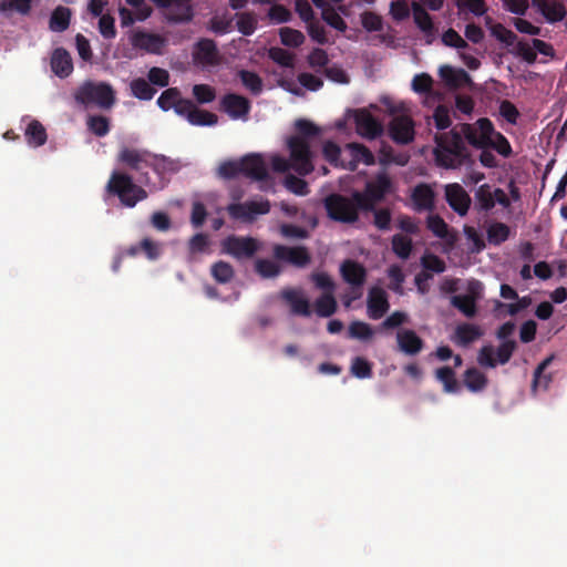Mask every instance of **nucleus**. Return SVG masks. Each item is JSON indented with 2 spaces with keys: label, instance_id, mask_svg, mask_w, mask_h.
<instances>
[{
  "label": "nucleus",
  "instance_id": "obj_1",
  "mask_svg": "<svg viewBox=\"0 0 567 567\" xmlns=\"http://www.w3.org/2000/svg\"><path fill=\"white\" fill-rule=\"evenodd\" d=\"M434 141L433 154L439 167L456 169L463 165H472L474 163L461 133L455 128L450 132L435 134Z\"/></svg>",
  "mask_w": 567,
  "mask_h": 567
},
{
  "label": "nucleus",
  "instance_id": "obj_2",
  "mask_svg": "<svg viewBox=\"0 0 567 567\" xmlns=\"http://www.w3.org/2000/svg\"><path fill=\"white\" fill-rule=\"evenodd\" d=\"M290 159L275 155L271 157V167L277 173H286L290 168L301 176L313 171L312 152L310 145L300 136H290L287 141Z\"/></svg>",
  "mask_w": 567,
  "mask_h": 567
},
{
  "label": "nucleus",
  "instance_id": "obj_3",
  "mask_svg": "<svg viewBox=\"0 0 567 567\" xmlns=\"http://www.w3.org/2000/svg\"><path fill=\"white\" fill-rule=\"evenodd\" d=\"M394 192L393 179L385 171H382L365 183L363 190H354V198L362 210H375V206Z\"/></svg>",
  "mask_w": 567,
  "mask_h": 567
},
{
  "label": "nucleus",
  "instance_id": "obj_4",
  "mask_svg": "<svg viewBox=\"0 0 567 567\" xmlns=\"http://www.w3.org/2000/svg\"><path fill=\"white\" fill-rule=\"evenodd\" d=\"M323 206L327 216L337 223L354 224L359 220V215L362 213V207L354 198V192L350 196L339 193H332L324 197Z\"/></svg>",
  "mask_w": 567,
  "mask_h": 567
},
{
  "label": "nucleus",
  "instance_id": "obj_5",
  "mask_svg": "<svg viewBox=\"0 0 567 567\" xmlns=\"http://www.w3.org/2000/svg\"><path fill=\"white\" fill-rule=\"evenodd\" d=\"M106 192L110 195L117 196L121 204L130 208L147 198L146 190L136 185L132 176L122 172L111 174L106 184Z\"/></svg>",
  "mask_w": 567,
  "mask_h": 567
},
{
  "label": "nucleus",
  "instance_id": "obj_6",
  "mask_svg": "<svg viewBox=\"0 0 567 567\" xmlns=\"http://www.w3.org/2000/svg\"><path fill=\"white\" fill-rule=\"evenodd\" d=\"M74 99L84 106L96 105L107 110L115 103V91L106 82L85 81L76 90Z\"/></svg>",
  "mask_w": 567,
  "mask_h": 567
},
{
  "label": "nucleus",
  "instance_id": "obj_7",
  "mask_svg": "<svg viewBox=\"0 0 567 567\" xmlns=\"http://www.w3.org/2000/svg\"><path fill=\"white\" fill-rule=\"evenodd\" d=\"M457 132L470 145L477 150H484L488 148L489 135L494 133V125L489 118L481 117L474 124H460Z\"/></svg>",
  "mask_w": 567,
  "mask_h": 567
},
{
  "label": "nucleus",
  "instance_id": "obj_8",
  "mask_svg": "<svg viewBox=\"0 0 567 567\" xmlns=\"http://www.w3.org/2000/svg\"><path fill=\"white\" fill-rule=\"evenodd\" d=\"M151 152L132 147H122L117 154V161L130 171L138 174V181L146 185L148 178V159Z\"/></svg>",
  "mask_w": 567,
  "mask_h": 567
},
{
  "label": "nucleus",
  "instance_id": "obj_9",
  "mask_svg": "<svg viewBox=\"0 0 567 567\" xmlns=\"http://www.w3.org/2000/svg\"><path fill=\"white\" fill-rule=\"evenodd\" d=\"M484 285L477 279H470L466 284L465 295H455L451 298V305L467 318L477 313V301L483 297Z\"/></svg>",
  "mask_w": 567,
  "mask_h": 567
},
{
  "label": "nucleus",
  "instance_id": "obj_10",
  "mask_svg": "<svg viewBox=\"0 0 567 567\" xmlns=\"http://www.w3.org/2000/svg\"><path fill=\"white\" fill-rule=\"evenodd\" d=\"M223 252L238 259H250L260 249L257 239L249 236L229 235L221 241Z\"/></svg>",
  "mask_w": 567,
  "mask_h": 567
},
{
  "label": "nucleus",
  "instance_id": "obj_11",
  "mask_svg": "<svg viewBox=\"0 0 567 567\" xmlns=\"http://www.w3.org/2000/svg\"><path fill=\"white\" fill-rule=\"evenodd\" d=\"M517 342L515 340H505L501 342L496 350V358H494V348L492 346H484L480 349L477 354V362L484 368H495L498 363L506 364L515 350Z\"/></svg>",
  "mask_w": 567,
  "mask_h": 567
},
{
  "label": "nucleus",
  "instance_id": "obj_12",
  "mask_svg": "<svg viewBox=\"0 0 567 567\" xmlns=\"http://www.w3.org/2000/svg\"><path fill=\"white\" fill-rule=\"evenodd\" d=\"M227 212L233 219L251 223L257 215H266L270 212V202L261 199L233 203L227 206Z\"/></svg>",
  "mask_w": 567,
  "mask_h": 567
},
{
  "label": "nucleus",
  "instance_id": "obj_13",
  "mask_svg": "<svg viewBox=\"0 0 567 567\" xmlns=\"http://www.w3.org/2000/svg\"><path fill=\"white\" fill-rule=\"evenodd\" d=\"M219 110L231 120H247L251 110L250 101L236 93L225 94L219 102Z\"/></svg>",
  "mask_w": 567,
  "mask_h": 567
},
{
  "label": "nucleus",
  "instance_id": "obj_14",
  "mask_svg": "<svg viewBox=\"0 0 567 567\" xmlns=\"http://www.w3.org/2000/svg\"><path fill=\"white\" fill-rule=\"evenodd\" d=\"M389 135L396 144L406 145L415 136L414 122L409 115H396L389 123Z\"/></svg>",
  "mask_w": 567,
  "mask_h": 567
},
{
  "label": "nucleus",
  "instance_id": "obj_15",
  "mask_svg": "<svg viewBox=\"0 0 567 567\" xmlns=\"http://www.w3.org/2000/svg\"><path fill=\"white\" fill-rule=\"evenodd\" d=\"M445 199L450 207L460 216H465L471 207L472 199L467 192L457 183L444 187Z\"/></svg>",
  "mask_w": 567,
  "mask_h": 567
},
{
  "label": "nucleus",
  "instance_id": "obj_16",
  "mask_svg": "<svg viewBox=\"0 0 567 567\" xmlns=\"http://www.w3.org/2000/svg\"><path fill=\"white\" fill-rule=\"evenodd\" d=\"M241 175L258 182L269 179L266 162L260 154H248L240 158Z\"/></svg>",
  "mask_w": 567,
  "mask_h": 567
},
{
  "label": "nucleus",
  "instance_id": "obj_17",
  "mask_svg": "<svg viewBox=\"0 0 567 567\" xmlns=\"http://www.w3.org/2000/svg\"><path fill=\"white\" fill-rule=\"evenodd\" d=\"M355 128L362 137L373 140L383 133L381 123L367 110H357L354 113Z\"/></svg>",
  "mask_w": 567,
  "mask_h": 567
},
{
  "label": "nucleus",
  "instance_id": "obj_18",
  "mask_svg": "<svg viewBox=\"0 0 567 567\" xmlns=\"http://www.w3.org/2000/svg\"><path fill=\"white\" fill-rule=\"evenodd\" d=\"M274 256L278 260L287 261L299 268L306 267L311 260L308 249L303 246L288 247L276 245L274 247Z\"/></svg>",
  "mask_w": 567,
  "mask_h": 567
},
{
  "label": "nucleus",
  "instance_id": "obj_19",
  "mask_svg": "<svg viewBox=\"0 0 567 567\" xmlns=\"http://www.w3.org/2000/svg\"><path fill=\"white\" fill-rule=\"evenodd\" d=\"M346 152L349 154V159H347V163L342 164V168L344 169L354 172L360 163L368 166L375 163L373 153L363 144L355 142L348 143Z\"/></svg>",
  "mask_w": 567,
  "mask_h": 567
},
{
  "label": "nucleus",
  "instance_id": "obj_20",
  "mask_svg": "<svg viewBox=\"0 0 567 567\" xmlns=\"http://www.w3.org/2000/svg\"><path fill=\"white\" fill-rule=\"evenodd\" d=\"M367 307L368 315L371 319H381L390 308L385 290L381 287H372L368 293Z\"/></svg>",
  "mask_w": 567,
  "mask_h": 567
},
{
  "label": "nucleus",
  "instance_id": "obj_21",
  "mask_svg": "<svg viewBox=\"0 0 567 567\" xmlns=\"http://www.w3.org/2000/svg\"><path fill=\"white\" fill-rule=\"evenodd\" d=\"M342 279L353 288H361L367 279V269L360 262L347 259L340 266Z\"/></svg>",
  "mask_w": 567,
  "mask_h": 567
},
{
  "label": "nucleus",
  "instance_id": "obj_22",
  "mask_svg": "<svg viewBox=\"0 0 567 567\" xmlns=\"http://www.w3.org/2000/svg\"><path fill=\"white\" fill-rule=\"evenodd\" d=\"M194 60L202 65H217L219 63V55L217 45L212 39H200L194 51Z\"/></svg>",
  "mask_w": 567,
  "mask_h": 567
},
{
  "label": "nucleus",
  "instance_id": "obj_23",
  "mask_svg": "<svg viewBox=\"0 0 567 567\" xmlns=\"http://www.w3.org/2000/svg\"><path fill=\"white\" fill-rule=\"evenodd\" d=\"M396 341L399 349L408 355H415L424 348V341L411 329L398 331Z\"/></svg>",
  "mask_w": 567,
  "mask_h": 567
},
{
  "label": "nucleus",
  "instance_id": "obj_24",
  "mask_svg": "<svg viewBox=\"0 0 567 567\" xmlns=\"http://www.w3.org/2000/svg\"><path fill=\"white\" fill-rule=\"evenodd\" d=\"M282 299L290 306L296 316L310 317L311 309L309 300L297 289H286L281 292Z\"/></svg>",
  "mask_w": 567,
  "mask_h": 567
},
{
  "label": "nucleus",
  "instance_id": "obj_25",
  "mask_svg": "<svg viewBox=\"0 0 567 567\" xmlns=\"http://www.w3.org/2000/svg\"><path fill=\"white\" fill-rule=\"evenodd\" d=\"M50 65L52 72L61 79L68 78L73 71L72 58L64 48H56L52 52Z\"/></svg>",
  "mask_w": 567,
  "mask_h": 567
},
{
  "label": "nucleus",
  "instance_id": "obj_26",
  "mask_svg": "<svg viewBox=\"0 0 567 567\" xmlns=\"http://www.w3.org/2000/svg\"><path fill=\"white\" fill-rule=\"evenodd\" d=\"M435 194L427 184H419L414 187L411 199L416 212L432 210L434 207Z\"/></svg>",
  "mask_w": 567,
  "mask_h": 567
},
{
  "label": "nucleus",
  "instance_id": "obj_27",
  "mask_svg": "<svg viewBox=\"0 0 567 567\" xmlns=\"http://www.w3.org/2000/svg\"><path fill=\"white\" fill-rule=\"evenodd\" d=\"M483 330L473 323H461L455 328L452 340L461 347H467L483 336Z\"/></svg>",
  "mask_w": 567,
  "mask_h": 567
},
{
  "label": "nucleus",
  "instance_id": "obj_28",
  "mask_svg": "<svg viewBox=\"0 0 567 567\" xmlns=\"http://www.w3.org/2000/svg\"><path fill=\"white\" fill-rule=\"evenodd\" d=\"M167 9L166 18L171 22H188L194 16L190 0H173Z\"/></svg>",
  "mask_w": 567,
  "mask_h": 567
},
{
  "label": "nucleus",
  "instance_id": "obj_29",
  "mask_svg": "<svg viewBox=\"0 0 567 567\" xmlns=\"http://www.w3.org/2000/svg\"><path fill=\"white\" fill-rule=\"evenodd\" d=\"M440 76L445 84L453 89H458L471 81L468 73L463 69H454L450 65L440 68Z\"/></svg>",
  "mask_w": 567,
  "mask_h": 567
},
{
  "label": "nucleus",
  "instance_id": "obj_30",
  "mask_svg": "<svg viewBox=\"0 0 567 567\" xmlns=\"http://www.w3.org/2000/svg\"><path fill=\"white\" fill-rule=\"evenodd\" d=\"M535 6L538 8L545 19L550 22H559L566 17V9L561 2L558 1H535Z\"/></svg>",
  "mask_w": 567,
  "mask_h": 567
},
{
  "label": "nucleus",
  "instance_id": "obj_31",
  "mask_svg": "<svg viewBox=\"0 0 567 567\" xmlns=\"http://www.w3.org/2000/svg\"><path fill=\"white\" fill-rule=\"evenodd\" d=\"M131 42L133 47L144 49L150 52H156L163 44V40L159 35L144 31L135 32Z\"/></svg>",
  "mask_w": 567,
  "mask_h": 567
},
{
  "label": "nucleus",
  "instance_id": "obj_32",
  "mask_svg": "<svg viewBox=\"0 0 567 567\" xmlns=\"http://www.w3.org/2000/svg\"><path fill=\"white\" fill-rule=\"evenodd\" d=\"M411 9L416 27L426 35H432L434 32V23L425 8L419 2H412Z\"/></svg>",
  "mask_w": 567,
  "mask_h": 567
},
{
  "label": "nucleus",
  "instance_id": "obj_33",
  "mask_svg": "<svg viewBox=\"0 0 567 567\" xmlns=\"http://www.w3.org/2000/svg\"><path fill=\"white\" fill-rule=\"evenodd\" d=\"M24 135L28 144L33 147L44 145L48 138L45 127L37 120L28 124Z\"/></svg>",
  "mask_w": 567,
  "mask_h": 567
},
{
  "label": "nucleus",
  "instance_id": "obj_34",
  "mask_svg": "<svg viewBox=\"0 0 567 567\" xmlns=\"http://www.w3.org/2000/svg\"><path fill=\"white\" fill-rule=\"evenodd\" d=\"M474 208L477 212H489L494 208V198L492 194V186L483 184L478 186L474 194Z\"/></svg>",
  "mask_w": 567,
  "mask_h": 567
},
{
  "label": "nucleus",
  "instance_id": "obj_35",
  "mask_svg": "<svg viewBox=\"0 0 567 567\" xmlns=\"http://www.w3.org/2000/svg\"><path fill=\"white\" fill-rule=\"evenodd\" d=\"M338 303L333 293L322 292L315 301V311L321 318H328L336 313Z\"/></svg>",
  "mask_w": 567,
  "mask_h": 567
},
{
  "label": "nucleus",
  "instance_id": "obj_36",
  "mask_svg": "<svg viewBox=\"0 0 567 567\" xmlns=\"http://www.w3.org/2000/svg\"><path fill=\"white\" fill-rule=\"evenodd\" d=\"M71 11L65 7H58L53 10L50 18V29L54 32H63L70 25Z\"/></svg>",
  "mask_w": 567,
  "mask_h": 567
},
{
  "label": "nucleus",
  "instance_id": "obj_37",
  "mask_svg": "<svg viewBox=\"0 0 567 567\" xmlns=\"http://www.w3.org/2000/svg\"><path fill=\"white\" fill-rule=\"evenodd\" d=\"M511 228L499 221H495L487 227L486 235L491 245L498 246L506 241L509 237Z\"/></svg>",
  "mask_w": 567,
  "mask_h": 567
},
{
  "label": "nucleus",
  "instance_id": "obj_38",
  "mask_svg": "<svg viewBox=\"0 0 567 567\" xmlns=\"http://www.w3.org/2000/svg\"><path fill=\"white\" fill-rule=\"evenodd\" d=\"M464 384L472 392H480L485 389L487 378L476 368H470L464 373Z\"/></svg>",
  "mask_w": 567,
  "mask_h": 567
},
{
  "label": "nucleus",
  "instance_id": "obj_39",
  "mask_svg": "<svg viewBox=\"0 0 567 567\" xmlns=\"http://www.w3.org/2000/svg\"><path fill=\"white\" fill-rule=\"evenodd\" d=\"M435 377L443 384L445 392L455 393L460 390L455 372L451 367H442L436 369Z\"/></svg>",
  "mask_w": 567,
  "mask_h": 567
},
{
  "label": "nucleus",
  "instance_id": "obj_40",
  "mask_svg": "<svg viewBox=\"0 0 567 567\" xmlns=\"http://www.w3.org/2000/svg\"><path fill=\"white\" fill-rule=\"evenodd\" d=\"M131 91L136 99L143 101H150L156 94V89L143 78L134 79L131 82Z\"/></svg>",
  "mask_w": 567,
  "mask_h": 567
},
{
  "label": "nucleus",
  "instance_id": "obj_41",
  "mask_svg": "<svg viewBox=\"0 0 567 567\" xmlns=\"http://www.w3.org/2000/svg\"><path fill=\"white\" fill-rule=\"evenodd\" d=\"M391 244H392V250L393 252L401 259H408L412 252V248H413V243H412V239L404 236V235H401V234H395L393 237H392V240H391Z\"/></svg>",
  "mask_w": 567,
  "mask_h": 567
},
{
  "label": "nucleus",
  "instance_id": "obj_42",
  "mask_svg": "<svg viewBox=\"0 0 567 567\" xmlns=\"http://www.w3.org/2000/svg\"><path fill=\"white\" fill-rule=\"evenodd\" d=\"M192 125L196 126H213L217 124L218 116L206 110H200L197 106L194 107L187 120Z\"/></svg>",
  "mask_w": 567,
  "mask_h": 567
},
{
  "label": "nucleus",
  "instance_id": "obj_43",
  "mask_svg": "<svg viewBox=\"0 0 567 567\" xmlns=\"http://www.w3.org/2000/svg\"><path fill=\"white\" fill-rule=\"evenodd\" d=\"M210 274L218 284H228L234 278L235 271L230 264L219 260L212 266Z\"/></svg>",
  "mask_w": 567,
  "mask_h": 567
},
{
  "label": "nucleus",
  "instance_id": "obj_44",
  "mask_svg": "<svg viewBox=\"0 0 567 567\" xmlns=\"http://www.w3.org/2000/svg\"><path fill=\"white\" fill-rule=\"evenodd\" d=\"M238 76L243 83V85L250 91L251 94L258 95L262 91V80L261 78L251 71L240 70L238 72Z\"/></svg>",
  "mask_w": 567,
  "mask_h": 567
},
{
  "label": "nucleus",
  "instance_id": "obj_45",
  "mask_svg": "<svg viewBox=\"0 0 567 567\" xmlns=\"http://www.w3.org/2000/svg\"><path fill=\"white\" fill-rule=\"evenodd\" d=\"M322 154H323L324 159L327 162H329L331 165H333L334 167L342 168V164L347 163V158H343L341 156L340 146L332 141H327L323 144Z\"/></svg>",
  "mask_w": 567,
  "mask_h": 567
},
{
  "label": "nucleus",
  "instance_id": "obj_46",
  "mask_svg": "<svg viewBox=\"0 0 567 567\" xmlns=\"http://www.w3.org/2000/svg\"><path fill=\"white\" fill-rule=\"evenodd\" d=\"M374 331L372 327L363 321H353L348 329V336L352 339L369 341L372 339Z\"/></svg>",
  "mask_w": 567,
  "mask_h": 567
},
{
  "label": "nucleus",
  "instance_id": "obj_47",
  "mask_svg": "<svg viewBox=\"0 0 567 567\" xmlns=\"http://www.w3.org/2000/svg\"><path fill=\"white\" fill-rule=\"evenodd\" d=\"M488 148L495 150L503 157H509L513 153L508 140L501 132L495 130L493 135H489Z\"/></svg>",
  "mask_w": 567,
  "mask_h": 567
},
{
  "label": "nucleus",
  "instance_id": "obj_48",
  "mask_svg": "<svg viewBox=\"0 0 567 567\" xmlns=\"http://www.w3.org/2000/svg\"><path fill=\"white\" fill-rule=\"evenodd\" d=\"M281 43L286 47L298 48L305 42L301 31L291 28H281L279 31Z\"/></svg>",
  "mask_w": 567,
  "mask_h": 567
},
{
  "label": "nucleus",
  "instance_id": "obj_49",
  "mask_svg": "<svg viewBox=\"0 0 567 567\" xmlns=\"http://www.w3.org/2000/svg\"><path fill=\"white\" fill-rule=\"evenodd\" d=\"M148 169L157 175H162L168 171H174V162L164 155L150 154Z\"/></svg>",
  "mask_w": 567,
  "mask_h": 567
},
{
  "label": "nucleus",
  "instance_id": "obj_50",
  "mask_svg": "<svg viewBox=\"0 0 567 567\" xmlns=\"http://www.w3.org/2000/svg\"><path fill=\"white\" fill-rule=\"evenodd\" d=\"M373 214V225L379 230H389L391 225V210L389 208H378L375 210H362V214Z\"/></svg>",
  "mask_w": 567,
  "mask_h": 567
},
{
  "label": "nucleus",
  "instance_id": "obj_51",
  "mask_svg": "<svg viewBox=\"0 0 567 567\" xmlns=\"http://www.w3.org/2000/svg\"><path fill=\"white\" fill-rule=\"evenodd\" d=\"M182 94L177 87H168L157 99V105L163 111L174 109Z\"/></svg>",
  "mask_w": 567,
  "mask_h": 567
},
{
  "label": "nucleus",
  "instance_id": "obj_52",
  "mask_svg": "<svg viewBox=\"0 0 567 567\" xmlns=\"http://www.w3.org/2000/svg\"><path fill=\"white\" fill-rule=\"evenodd\" d=\"M426 226L437 238L447 239L450 231L445 220L439 215H430L426 219Z\"/></svg>",
  "mask_w": 567,
  "mask_h": 567
},
{
  "label": "nucleus",
  "instance_id": "obj_53",
  "mask_svg": "<svg viewBox=\"0 0 567 567\" xmlns=\"http://www.w3.org/2000/svg\"><path fill=\"white\" fill-rule=\"evenodd\" d=\"M99 18L97 29L101 35L106 40L115 39L117 34L115 19L110 13H105Z\"/></svg>",
  "mask_w": 567,
  "mask_h": 567
},
{
  "label": "nucleus",
  "instance_id": "obj_54",
  "mask_svg": "<svg viewBox=\"0 0 567 567\" xmlns=\"http://www.w3.org/2000/svg\"><path fill=\"white\" fill-rule=\"evenodd\" d=\"M321 9V17L322 19L333 29L344 32L347 30V23L341 18V16L332 8V7H326L320 8Z\"/></svg>",
  "mask_w": 567,
  "mask_h": 567
},
{
  "label": "nucleus",
  "instance_id": "obj_55",
  "mask_svg": "<svg viewBox=\"0 0 567 567\" xmlns=\"http://www.w3.org/2000/svg\"><path fill=\"white\" fill-rule=\"evenodd\" d=\"M255 270L262 278H275L280 274V267L270 259H257Z\"/></svg>",
  "mask_w": 567,
  "mask_h": 567
},
{
  "label": "nucleus",
  "instance_id": "obj_56",
  "mask_svg": "<svg viewBox=\"0 0 567 567\" xmlns=\"http://www.w3.org/2000/svg\"><path fill=\"white\" fill-rule=\"evenodd\" d=\"M89 130L99 137L105 136L110 132V121L102 115H93L87 120Z\"/></svg>",
  "mask_w": 567,
  "mask_h": 567
},
{
  "label": "nucleus",
  "instance_id": "obj_57",
  "mask_svg": "<svg viewBox=\"0 0 567 567\" xmlns=\"http://www.w3.org/2000/svg\"><path fill=\"white\" fill-rule=\"evenodd\" d=\"M295 127L298 132L297 136H300L301 138H303L308 144H309V142L307 141L308 138L315 137L320 134V128L317 125H315L312 122L305 120V118L297 120L295 122Z\"/></svg>",
  "mask_w": 567,
  "mask_h": 567
},
{
  "label": "nucleus",
  "instance_id": "obj_58",
  "mask_svg": "<svg viewBox=\"0 0 567 567\" xmlns=\"http://www.w3.org/2000/svg\"><path fill=\"white\" fill-rule=\"evenodd\" d=\"M237 29L244 35H251L257 28V19L254 13L244 12L237 14Z\"/></svg>",
  "mask_w": 567,
  "mask_h": 567
},
{
  "label": "nucleus",
  "instance_id": "obj_59",
  "mask_svg": "<svg viewBox=\"0 0 567 567\" xmlns=\"http://www.w3.org/2000/svg\"><path fill=\"white\" fill-rule=\"evenodd\" d=\"M193 95L200 104L210 103L216 99V90L208 84H195Z\"/></svg>",
  "mask_w": 567,
  "mask_h": 567
},
{
  "label": "nucleus",
  "instance_id": "obj_60",
  "mask_svg": "<svg viewBox=\"0 0 567 567\" xmlns=\"http://www.w3.org/2000/svg\"><path fill=\"white\" fill-rule=\"evenodd\" d=\"M268 55L280 66L290 68L293 65V54L282 48H270Z\"/></svg>",
  "mask_w": 567,
  "mask_h": 567
},
{
  "label": "nucleus",
  "instance_id": "obj_61",
  "mask_svg": "<svg viewBox=\"0 0 567 567\" xmlns=\"http://www.w3.org/2000/svg\"><path fill=\"white\" fill-rule=\"evenodd\" d=\"M433 121L439 131L449 128L452 124L449 107L444 104L437 105L433 113Z\"/></svg>",
  "mask_w": 567,
  "mask_h": 567
},
{
  "label": "nucleus",
  "instance_id": "obj_62",
  "mask_svg": "<svg viewBox=\"0 0 567 567\" xmlns=\"http://www.w3.org/2000/svg\"><path fill=\"white\" fill-rule=\"evenodd\" d=\"M285 186L296 195L305 196L309 193L308 184L300 177L288 174L285 177Z\"/></svg>",
  "mask_w": 567,
  "mask_h": 567
},
{
  "label": "nucleus",
  "instance_id": "obj_63",
  "mask_svg": "<svg viewBox=\"0 0 567 567\" xmlns=\"http://www.w3.org/2000/svg\"><path fill=\"white\" fill-rule=\"evenodd\" d=\"M351 372L359 379H367L372 375V367L368 360L357 357L352 361Z\"/></svg>",
  "mask_w": 567,
  "mask_h": 567
},
{
  "label": "nucleus",
  "instance_id": "obj_64",
  "mask_svg": "<svg viewBox=\"0 0 567 567\" xmlns=\"http://www.w3.org/2000/svg\"><path fill=\"white\" fill-rule=\"evenodd\" d=\"M209 246V239L206 234H195L188 241V250L190 255L206 252Z\"/></svg>",
  "mask_w": 567,
  "mask_h": 567
}]
</instances>
